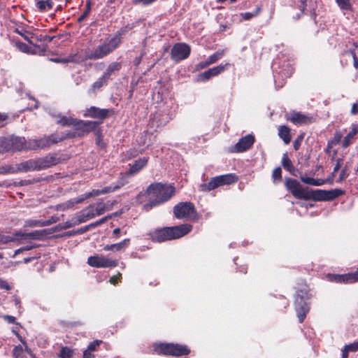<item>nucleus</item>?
Listing matches in <instances>:
<instances>
[{"instance_id":"32","label":"nucleus","mask_w":358,"mask_h":358,"mask_svg":"<svg viewBox=\"0 0 358 358\" xmlns=\"http://www.w3.org/2000/svg\"><path fill=\"white\" fill-rule=\"evenodd\" d=\"M127 183V180L126 177L122 176L120 178L117 185L105 187L104 188L101 189V193H102V194H105L113 192L116 190L120 189L122 187H123Z\"/></svg>"},{"instance_id":"18","label":"nucleus","mask_w":358,"mask_h":358,"mask_svg":"<svg viewBox=\"0 0 358 358\" xmlns=\"http://www.w3.org/2000/svg\"><path fill=\"white\" fill-rule=\"evenodd\" d=\"M229 63H225L224 64H220L218 66L210 68L204 72L199 74V78L201 80H208L212 77L218 76L223 73L226 69L230 66Z\"/></svg>"},{"instance_id":"50","label":"nucleus","mask_w":358,"mask_h":358,"mask_svg":"<svg viewBox=\"0 0 358 358\" xmlns=\"http://www.w3.org/2000/svg\"><path fill=\"white\" fill-rule=\"evenodd\" d=\"M58 356L60 358H72L73 356V351L69 347H62Z\"/></svg>"},{"instance_id":"33","label":"nucleus","mask_w":358,"mask_h":358,"mask_svg":"<svg viewBox=\"0 0 358 358\" xmlns=\"http://www.w3.org/2000/svg\"><path fill=\"white\" fill-rule=\"evenodd\" d=\"M218 177L222 186L231 185L238 180V176L236 173H227Z\"/></svg>"},{"instance_id":"3","label":"nucleus","mask_w":358,"mask_h":358,"mask_svg":"<svg viewBox=\"0 0 358 358\" xmlns=\"http://www.w3.org/2000/svg\"><path fill=\"white\" fill-rule=\"evenodd\" d=\"M126 30L122 27L111 38H108L102 44L98 45L94 50L85 57L86 59H100L110 55L122 43V36L126 34Z\"/></svg>"},{"instance_id":"5","label":"nucleus","mask_w":358,"mask_h":358,"mask_svg":"<svg viewBox=\"0 0 358 358\" xmlns=\"http://www.w3.org/2000/svg\"><path fill=\"white\" fill-rule=\"evenodd\" d=\"M285 186L295 198L306 201L310 200L311 189L303 188L297 180L292 178H286Z\"/></svg>"},{"instance_id":"28","label":"nucleus","mask_w":358,"mask_h":358,"mask_svg":"<svg viewBox=\"0 0 358 358\" xmlns=\"http://www.w3.org/2000/svg\"><path fill=\"white\" fill-rule=\"evenodd\" d=\"M12 42L14 44V46L22 52L31 55L38 54V51L34 49L31 46L21 42L19 40L13 38Z\"/></svg>"},{"instance_id":"26","label":"nucleus","mask_w":358,"mask_h":358,"mask_svg":"<svg viewBox=\"0 0 358 358\" xmlns=\"http://www.w3.org/2000/svg\"><path fill=\"white\" fill-rule=\"evenodd\" d=\"M130 244V239L125 238L123 241L114 244L106 245L103 247L105 251H112L113 252H120L127 248Z\"/></svg>"},{"instance_id":"9","label":"nucleus","mask_w":358,"mask_h":358,"mask_svg":"<svg viewBox=\"0 0 358 358\" xmlns=\"http://www.w3.org/2000/svg\"><path fill=\"white\" fill-rule=\"evenodd\" d=\"M345 194L341 189H333L331 190L311 189L310 200L315 201H332Z\"/></svg>"},{"instance_id":"21","label":"nucleus","mask_w":358,"mask_h":358,"mask_svg":"<svg viewBox=\"0 0 358 358\" xmlns=\"http://www.w3.org/2000/svg\"><path fill=\"white\" fill-rule=\"evenodd\" d=\"M16 169L17 173L38 171L37 159L36 158L30 159L21 163L16 164Z\"/></svg>"},{"instance_id":"29","label":"nucleus","mask_w":358,"mask_h":358,"mask_svg":"<svg viewBox=\"0 0 358 358\" xmlns=\"http://www.w3.org/2000/svg\"><path fill=\"white\" fill-rule=\"evenodd\" d=\"M101 343L102 341L101 340H94L90 343L87 348L83 352V358H94V355L93 352L98 350Z\"/></svg>"},{"instance_id":"59","label":"nucleus","mask_w":358,"mask_h":358,"mask_svg":"<svg viewBox=\"0 0 358 358\" xmlns=\"http://www.w3.org/2000/svg\"><path fill=\"white\" fill-rule=\"evenodd\" d=\"M122 278V273L118 272L116 275H114L110 278L109 282L112 285H116L119 282H121Z\"/></svg>"},{"instance_id":"64","label":"nucleus","mask_w":358,"mask_h":358,"mask_svg":"<svg viewBox=\"0 0 358 358\" xmlns=\"http://www.w3.org/2000/svg\"><path fill=\"white\" fill-rule=\"evenodd\" d=\"M350 352L358 351V341L345 346Z\"/></svg>"},{"instance_id":"44","label":"nucleus","mask_w":358,"mask_h":358,"mask_svg":"<svg viewBox=\"0 0 358 358\" xmlns=\"http://www.w3.org/2000/svg\"><path fill=\"white\" fill-rule=\"evenodd\" d=\"M336 3L338 4V7L342 10H346V11H352V6L351 3V0H335Z\"/></svg>"},{"instance_id":"52","label":"nucleus","mask_w":358,"mask_h":358,"mask_svg":"<svg viewBox=\"0 0 358 358\" xmlns=\"http://www.w3.org/2000/svg\"><path fill=\"white\" fill-rule=\"evenodd\" d=\"M78 136V134L74 131H69L66 134H62V135L57 134V143L62 142L66 139L75 138Z\"/></svg>"},{"instance_id":"7","label":"nucleus","mask_w":358,"mask_h":358,"mask_svg":"<svg viewBox=\"0 0 358 358\" xmlns=\"http://www.w3.org/2000/svg\"><path fill=\"white\" fill-rule=\"evenodd\" d=\"M57 143V134H52L38 139H29L28 148L29 150H45Z\"/></svg>"},{"instance_id":"20","label":"nucleus","mask_w":358,"mask_h":358,"mask_svg":"<svg viewBox=\"0 0 358 358\" xmlns=\"http://www.w3.org/2000/svg\"><path fill=\"white\" fill-rule=\"evenodd\" d=\"M85 208L87 210V214L90 215V219L103 215L107 210L106 205L103 202L90 204Z\"/></svg>"},{"instance_id":"12","label":"nucleus","mask_w":358,"mask_h":358,"mask_svg":"<svg viewBox=\"0 0 358 358\" xmlns=\"http://www.w3.org/2000/svg\"><path fill=\"white\" fill-rule=\"evenodd\" d=\"M114 114L115 110L113 108L101 109L96 106H90L85 110L83 116L85 117L99 119L101 120V122H102L103 120L113 115Z\"/></svg>"},{"instance_id":"58","label":"nucleus","mask_w":358,"mask_h":358,"mask_svg":"<svg viewBox=\"0 0 358 358\" xmlns=\"http://www.w3.org/2000/svg\"><path fill=\"white\" fill-rule=\"evenodd\" d=\"M274 180H282V170L280 167L275 168L272 174Z\"/></svg>"},{"instance_id":"30","label":"nucleus","mask_w":358,"mask_h":358,"mask_svg":"<svg viewBox=\"0 0 358 358\" xmlns=\"http://www.w3.org/2000/svg\"><path fill=\"white\" fill-rule=\"evenodd\" d=\"M358 133V124H354L352 125L351 131L344 137L342 146L346 148L352 144L353 139Z\"/></svg>"},{"instance_id":"13","label":"nucleus","mask_w":358,"mask_h":358,"mask_svg":"<svg viewBox=\"0 0 358 358\" xmlns=\"http://www.w3.org/2000/svg\"><path fill=\"white\" fill-rule=\"evenodd\" d=\"M190 52L191 48L189 45L185 43H177L171 49V58L173 61L179 62L187 59Z\"/></svg>"},{"instance_id":"6","label":"nucleus","mask_w":358,"mask_h":358,"mask_svg":"<svg viewBox=\"0 0 358 358\" xmlns=\"http://www.w3.org/2000/svg\"><path fill=\"white\" fill-rule=\"evenodd\" d=\"M172 119L169 106L166 104L159 106L151 117L152 127L159 128L165 126Z\"/></svg>"},{"instance_id":"25","label":"nucleus","mask_w":358,"mask_h":358,"mask_svg":"<svg viewBox=\"0 0 358 358\" xmlns=\"http://www.w3.org/2000/svg\"><path fill=\"white\" fill-rule=\"evenodd\" d=\"M31 36L32 37L31 39L28 40V43L34 49L38 51V54L44 55L46 52L47 44L45 45H38V43L42 42V40L40 39V35H36L34 33H31Z\"/></svg>"},{"instance_id":"2","label":"nucleus","mask_w":358,"mask_h":358,"mask_svg":"<svg viewBox=\"0 0 358 358\" xmlns=\"http://www.w3.org/2000/svg\"><path fill=\"white\" fill-rule=\"evenodd\" d=\"M192 228L190 224L158 228L150 233V238L152 241L157 243L178 239L189 234Z\"/></svg>"},{"instance_id":"43","label":"nucleus","mask_w":358,"mask_h":358,"mask_svg":"<svg viewBox=\"0 0 358 358\" xmlns=\"http://www.w3.org/2000/svg\"><path fill=\"white\" fill-rule=\"evenodd\" d=\"M92 3L90 0H87L85 3V8L83 13L78 17L77 22H82L90 14L91 10Z\"/></svg>"},{"instance_id":"35","label":"nucleus","mask_w":358,"mask_h":358,"mask_svg":"<svg viewBox=\"0 0 358 358\" xmlns=\"http://www.w3.org/2000/svg\"><path fill=\"white\" fill-rule=\"evenodd\" d=\"M73 220V224H79L85 222L91 219L90 217V215L87 214V210H86V208H84L76 214Z\"/></svg>"},{"instance_id":"23","label":"nucleus","mask_w":358,"mask_h":358,"mask_svg":"<svg viewBox=\"0 0 358 358\" xmlns=\"http://www.w3.org/2000/svg\"><path fill=\"white\" fill-rule=\"evenodd\" d=\"M148 157H143L136 160L132 164H129V169L127 171V175H134L143 169L148 162Z\"/></svg>"},{"instance_id":"34","label":"nucleus","mask_w":358,"mask_h":358,"mask_svg":"<svg viewBox=\"0 0 358 358\" xmlns=\"http://www.w3.org/2000/svg\"><path fill=\"white\" fill-rule=\"evenodd\" d=\"M278 136L285 144H289L291 141L290 129L285 125H281L278 127Z\"/></svg>"},{"instance_id":"24","label":"nucleus","mask_w":358,"mask_h":358,"mask_svg":"<svg viewBox=\"0 0 358 358\" xmlns=\"http://www.w3.org/2000/svg\"><path fill=\"white\" fill-rule=\"evenodd\" d=\"M11 151L17 152L23 150H29L28 140L27 141L24 137H11Z\"/></svg>"},{"instance_id":"49","label":"nucleus","mask_w":358,"mask_h":358,"mask_svg":"<svg viewBox=\"0 0 358 358\" xmlns=\"http://www.w3.org/2000/svg\"><path fill=\"white\" fill-rule=\"evenodd\" d=\"M94 134L96 136V144L101 149H104L106 148V144L103 142V136L101 131L100 129H97L94 131Z\"/></svg>"},{"instance_id":"62","label":"nucleus","mask_w":358,"mask_h":358,"mask_svg":"<svg viewBox=\"0 0 358 358\" xmlns=\"http://www.w3.org/2000/svg\"><path fill=\"white\" fill-rule=\"evenodd\" d=\"M9 115L5 113H0V127H4L7 122L6 121L8 120Z\"/></svg>"},{"instance_id":"8","label":"nucleus","mask_w":358,"mask_h":358,"mask_svg":"<svg viewBox=\"0 0 358 358\" xmlns=\"http://www.w3.org/2000/svg\"><path fill=\"white\" fill-rule=\"evenodd\" d=\"M174 216L177 219H188L195 217L196 210L195 206L192 202H180L176 204L173 209Z\"/></svg>"},{"instance_id":"46","label":"nucleus","mask_w":358,"mask_h":358,"mask_svg":"<svg viewBox=\"0 0 358 358\" xmlns=\"http://www.w3.org/2000/svg\"><path fill=\"white\" fill-rule=\"evenodd\" d=\"M83 61V57L80 55L76 53V54H71L69 55L66 58L62 59V62L68 63V62H73V63H80Z\"/></svg>"},{"instance_id":"10","label":"nucleus","mask_w":358,"mask_h":358,"mask_svg":"<svg viewBox=\"0 0 358 358\" xmlns=\"http://www.w3.org/2000/svg\"><path fill=\"white\" fill-rule=\"evenodd\" d=\"M87 263L94 268H113L118 266V260L108 258L103 255H94L87 258Z\"/></svg>"},{"instance_id":"17","label":"nucleus","mask_w":358,"mask_h":358,"mask_svg":"<svg viewBox=\"0 0 358 358\" xmlns=\"http://www.w3.org/2000/svg\"><path fill=\"white\" fill-rule=\"evenodd\" d=\"M285 119L296 125L308 124L313 122L312 117L296 111L292 112L289 115L286 114Z\"/></svg>"},{"instance_id":"1","label":"nucleus","mask_w":358,"mask_h":358,"mask_svg":"<svg viewBox=\"0 0 358 358\" xmlns=\"http://www.w3.org/2000/svg\"><path fill=\"white\" fill-rule=\"evenodd\" d=\"M175 192L176 188L173 185L162 182L150 184L145 192L149 196L150 208L169 201L175 194Z\"/></svg>"},{"instance_id":"48","label":"nucleus","mask_w":358,"mask_h":358,"mask_svg":"<svg viewBox=\"0 0 358 358\" xmlns=\"http://www.w3.org/2000/svg\"><path fill=\"white\" fill-rule=\"evenodd\" d=\"M17 169L16 164L15 165H3L0 166V174H9V173H16Z\"/></svg>"},{"instance_id":"53","label":"nucleus","mask_w":358,"mask_h":358,"mask_svg":"<svg viewBox=\"0 0 358 358\" xmlns=\"http://www.w3.org/2000/svg\"><path fill=\"white\" fill-rule=\"evenodd\" d=\"M76 118L71 117L62 116L58 121L57 123L63 127L65 126H73Z\"/></svg>"},{"instance_id":"54","label":"nucleus","mask_w":358,"mask_h":358,"mask_svg":"<svg viewBox=\"0 0 358 358\" xmlns=\"http://www.w3.org/2000/svg\"><path fill=\"white\" fill-rule=\"evenodd\" d=\"M14 31L17 34L20 35L26 41H28V40L32 38L31 36L32 32H30L23 28H17L15 29Z\"/></svg>"},{"instance_id":"36","label":"nucleus","mask_w":358,"mask_h":358,"mask_svg":"<svg viewBox=\"0 0 358 358\" xmlns=\"http://www.w3.org/2000/svg\"><path fill=\"white\" fill-rule=\"evenodd\" d=\"M281 163L285 170L289 171L291 174L294 175L295 168L287 152L283 154Z\"/></svg>"},{"instance_id":"56","label":"nucleus","mask_w":358,"mask_h":358,"mask_svg":"<svg viewBox=\"0 0 358 358\" xmlns=\"http://www.w3.org/2000/svg\"><path fill=\"white\" fill-rule=\"evenodd\" d=\"M89 196L87 195V193H85L84 194L80 195L77 198H74L71 199L70 202L72 204H78L83 203L85 200L88 199Z\"/></svg>"},{"instance_id":"55","label":"nucleus","mask_w":358,"mask_h":358,"mask_svg":"<svg viewBox=\"0 0 358 358\" xmlns=\"http://www.w3.org/2000/svg\"><path fill=\"white\" fill-rule=\"evenodd\" d=\"M13 358H24V353L23 348L20 345H16L13 350Z\"/></svg>"},{"instance_id":"63","label":"nucleus","mask_w":358,"mask_h":358,"mask_svg":"<svg viewBox=\"0 0 358 358\" xmlns=\"http://www.w3.org/2000/svg\"><path fill=\"white\" fill-rule=\"evenodd\" d=\"M13 241H15L13 237L0 234V243H8Z\"/></svg>"},{"instance_id":"60","label":"nucleus","mask_w":358,"mask_h":358,"mask_svg":"<svg viewBox=\"0 0 358 358\" xmlns=\"http://www.w3.org/2000/svg\"><path fill=\"white\" fill-rule=\"evenodd\" d=\"M303 135H299L297 136V138L294 140V143H293V147H294V149L296 151L299 149L300 146H301V142L303 141Z\"/></svg>"},{"instance_id":"14","label":"nucleus","mask_w":358,"mask_h":358,"mask_svg":"<svg viewBox=\"0 0 358 358\" xmlns=\"http://www.w3.org/2000/svg\"><path fill=\"white\" fill-rule=\"evenodd\" d=\"M327 280L336 283L350 284L358 282V268L357 271L345 274L328 273L326 275Z\"/></svg>"},{"instance_id":"45","label":"nucleus","mask_w":358,"mask_h":358,"mask_svg":"<svg viewBox=\"0 0 358 358\" xmlns=\"http://www.w3.org/2000/svg\"><path fill=\"white\" fill-rule=\"evenodd\" d=\"M224 55V50H219L213 55H210L207 60L210 63V64H215L220 59H221Z\"/></svg>"},{"instance_id":"57","label":"nucleus","mask_w":358,"mask_h":358,"mask_svg":"<svg viewBox=\"0 0 358 358\" xmlns=\"http://www.w3.org/2000/svg\"><path fill=\"white\" fill-rule=\"evenodd\" d=\"M346 55H350L353 59V65L355 69H358V58L355 50H349L345 52Z\"/></svg>"},{"instance_id":"39","label":"nucleus","mask_w":358,"mask_h":358,"mask_svg":"<svg viewBox=\"0 0 358 358\" xmlns=\"http://www.w3.org/2000/svg\"><path fill=\"white\" fill-rule=\"evenodd\" d=\"M108 81L104 76H101L96 81H95L90 88V92L92 94H95L96 91L101 89L103 85H106Z\"/></svg>"},{"instance_id":"27","label":"nucleus","mask_w":358,"mask_h":358,"mask_svg":"<svg viewBox=\"0 0 358 358\" xmlns=\"http://www.w3.org/2000/svg\"><path fill=\"white\" fill-rule=\"evenodd\" d=\"M220 180L218 176L212 178L208 183H202L199 185V190L207 192L221 187Z\"/></svg>"},{"instance_id":"61","label":"nucleus","mask_w":358,"mask_h":358,"mask_svg":"<svg viewBox=\"0 0 358 358\" xmlns=\"http://www.w3.org/2000/svg\"><path fill=\"white\" fill-rule=\"evenodd\" d=\"M156 1L157 0H133L132 3L134 5L142 4L143 6H148Z\"/></svg>"},{"instance_id":"4","label":"nucleus","mask_w":358,"mask_h":358,"mask_svg":"<svg viewBox=\"0 0 358 358\" xmlns=\"http://www.w3.org/2000/svg\"><path fill=\"white\" fill-rule=\"evenodd\" d=\"M153 351L158 355L180 357L187 356L191 350L187 345L173 343H155L152 345Z\"/></svg>"},{"instance_id":"37","label":"nucleus","mask_w":358,"mask_h":358,"mask_svg":"<svg viewBox=\"0 0 358 358\" xmlns=\"http://www.w3.org/2000/svg\"><path fill=\"white\" fill-rule=\"evenodd\" d=\"M121 68H122V64L120 62H113L108 65L106 71L103 73V76H104L107 79L109 80L110 78L111 75L115 71H120L121 69Z\"/></svg>"},{"instance_id":"51","label":"nucleus","mask_w":358,"mask_h":358,"mask_svg":"<svg viewBox=\"0 0 358 358\" xmlns=\"http://www.w3.org/2000/svg\"><path fill=\"white\" fill-rule=\"evenodd\" d=\"M343 137V135L341 131H336L334 134V137L332 140L328 141L327 148L329 149L332 148L333 145H336L338 144Z\"/></svg>"},{"instance_id":"11","label":"nucleus","mask_w":358,"mask_h":358,"mask_svg":"<svg viewBox=\"0 0 358 358\" xmlns=\"http://www.w3.org/2000/svg\"><path fill=\"white\" fill-rule=\"evenodd\" d=\"M97 124L98 122L95 121H85L76 118L72 127L75 132L78 134V136L81 138L94 131Z\"/></svg>"},{"instance_id":"16","label":"nucleus","mask_w":358,"mask_h":358,"mask_svg":"<svg viewBox=\"0 0 358 358\" xmlns=\"http://www.w3.org/2000/svg\"><path fill=\"white\" fill-rule=\"evenodd\" d=\"M294 309L300 323L303 322L310 310L309 303L300 298H294Z\"/></svg>"},{"instance_id":"19","label":"nucleus","mask_w":358,"mask_h":358,"mask_svg":"<svg viewBox=\"0 0 358 358\" xmlns=\"http://www.w3.org/2000/svg\"><path fill=\"white\" fill-rule=\"evenodd\" d=\"M255 136L252 134H248L239 139L234 145V150L236 152H243L249 150L255 143Z\"/></svg>"},{"instance_id":"38","label":"nucleus","mask_w":358,"mask_h":358,"mask_svg":"<svg viewBox=\"0 0 358 358\" xmlns=\"http://www.w3.org/2000/svg\"><path fill=\"white\" fill-rule=\"evenodd\" d=\"M311 296L308 286L304 285L302 288L297 289L295 298H300L304 301H308L311 298Z\"/></svg>"},{"instance_id":"31","label":"nucleus","mask_w":358,"mask_h":358,"mask_svg":"<svg viewBox=\"0 0 358 358\" xmlns=\"http://www.w3.org/2000/svg\"><path fill=\"white\" fill-rule=\"evenodd\" d=\"M36 9L41 13L51 10L54 3L52 0H34Z\"/></svg>"},{"instance_id":"15","label":"nucleus","mask_w":358,"mask_h":358,"mask_svg":"<svg viewBox=\"0 0 358 358\" xmlns=\"http://www.w3.org/2000/svg\"><path fill=\"white\" fill-rule=\"evenodd\" d=\"M38 171L47 169L62 162V157L57 153H49L42 157H36Z\"/></svg>"},{"instance_id":"40","label":"nucleus","mask_w":358,"mask_h":358,"mask_svg":"<svg viewBox=\"0 0 358 358\" xmlns=\"http://www.w3.org/2000/svg\"><path fill=\"white\" fill-rule=\"evenodd\" d=\"M11 137L0 138V152L11 151Z\"/></svg>"},{"instance_id":"22","label":"nucleus","mask_w":358,"mask_h":358,"mask_svg":"<svg viewBox=\"0 0 358 358\" xmlns=\"http://www.w3.org/2000/svg\"><path fill=\"white\" fill-rule=\"evenodd\" d=\"M14 234L15 236H21L24 239L43 240V238L48 234V232L47 229H42L36 230L29 233H22L20 231H17Z\"/></svg>"},{"instance_id":"47","label":"nucleus","mask_w":358,"mask_h":358,"mask_svg":"<svg viewBox=\"0 0 358 358\" xmlns=\"http://www.w3.org/2000/svg\"><path fill=\"white\" fill-rule=\"evenodd\" d=\"M262 10L261 6H257L253 12H245L241 13V16L245 20H250L254 17L257 16Z\"/></svg>"},{"instance_id":"41","label":"nucleus","mask_w":358,"mask_h":358,"mask_svg":"<svg viewBox=\"0 0 358 358\" xmlns=\"http://www.w3.org/2000/svg\"><path fill=\"white\" fill-rule=\"evenodd\" d=\"M57 221V219H55L54 217H52L50 220H46V221H44V222H41V221H38V220H28L27 222V224L30 227H37V226H48V225H50L52 223H55Z\"/></svg>"},{"instance_id":"42","label":"nucleus","mask_w":358,"mask_h":358,"mask_svg":"<svg viewBox=\"0 0 358 358\" xmlns=\"http://www.w3.org/2000/svg\"><path fill=\"white\" fill-rule=\"evenodd\" d=\"M301 180L308 185H313V186H320L324 184V180L322 179H315L310 177H301Z\"/></svg>"}]
</instances>
